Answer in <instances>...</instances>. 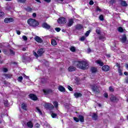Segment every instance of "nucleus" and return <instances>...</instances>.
Instances as JSON below:
<instances>
[{"label": "nucleus", "instance_id": "64", "mask_svg": "<svg viewBox=\"0 0 128 128\" xmlns=\"http://www.w3.org/2000/svg\"><path fill=\"white\" fill-rule=\"evenodd\" d=\"M125 82H126V84H128V76L126 79Z\"/></svg>", "mask_w": 128, "mask_h": 128}, {"label": "nucleus", "instance_id": "32", "mask_svg": "<svg viewBox=\"0 0 128 128\" xmlns=\"http://www.w3.org/2000/svg\"><path fill=\"white\" fill-rule=\"evenodd\" d=\"M51 44H52V46H54L58 45V44L56 43V40H54V39L52 40Z\"/></svg>", "mask_w": 128, "mask_h": 128}, {"label": "nucleus", "instance_id": "30", "mask_svg": "<svg viewBox=\"0 0 128 128\" xmlns=\"http://www.w3.org/2000/svg\"><path fill=\"white\" fill-rule=\"evenodd\" d=\"M4 104L6 108H8L10 105V104H8V100H4Z\"/></svg>", "mask_w": 128, "mask_h": 128}, {"label": "nucleus", "instance_id": "7", "mask_svg": "<svg viewBox=\"0 0 128 128\" xmlns=\"http://www.w3.org/2000/svg\"><path fill=\"white\" fill-rule=\"evenodd\" d=\"M46 50L44 48H40L38 49L37 54H38L39 56H42L44 54Z\"/></svg>", "mask_w": 128, "mask_h": 128}, {"label": "nucleus", "instance_id": "9", "mask_svg": "<svg viewBox=\"0 0 128 128\" xmlns=\"http://www.w3.org/2000/svg\"><path fill=\"white\" fill-rule=\"evenodd\" d=\"M102 70L103 72H109L110 70V67L108 65H104L102 66Z\"/></svg>", "mask_w": 128, "mask_h": 128}, {"label": "nucleus", "instance_id": "38", "mask_svg": "<svg viewBox=\"0 0 128 128\" xmlns=\"http://www.w3.org/2000/svg\"><path fill=\"white\" fill-rule=\"evenodd\" d=\"M22 80H24V78L22 76H20L18 77L17 80L19 82H22Z\"/></svg>", "mask_w": 128, "mask_h": 128}, {"label": "nucleus", "instance_id": "47", "mask_svg": "<svg viewBox=\"0 0 128 128\" xmlns=\"http://www.w3.org/2000/svg\"><path fill=\"white\" fill-rule=\"evenodd\" d=\"M116 66L118 68V70H120V64H118V62L116 63Z\"/></svg>", "mask_w": 128, "mask_h": 128}, {"label": "nucleus", "instance_id": "31", "mask_svg": "<svg viewBox=\"0 0 128 128\" xmlns=\"http://www.w3.org/2000/svg\"><path fill=\"white\" fill-rule=\"evenodd\" d=\"M41 82L42 84H46L48 82V80L46 78H42L41 80Z\"/></svg>", "mask_w": 128, "mask_h": 128}, {"label": "nucleus", "instance_id": "53", "mask_svg": "<svg viewBox=\"0 0 128 128\" xmlns=\"http://www.w3.org/2000/svg\"><path fill=\"white\" fill-rule=\"evenodd\" d=\"M109 90L112 92H114V88H112V86L109 87Z\"/></svg>", "mask_w": 128, "mask_h": 128}, {"label": "nucleus", "instance_id": "46", "mask_svg": "<svg viewBox=\"0 0 128 128\" xmlns=\"http://www.w3.org/2000/svg\"><path fill=\"white\" fill-rule=\"evenodd\" d=\"M73 118L76 122H80V119L76 117H74Z\"/></svg>", "mask_w": 128, "mask_h": 128}, {"label": "nucleus", "instance_id": "48", "mask_svg": "<svg viewBox=\"0 0 128 128\" xmlns=\"http://www.w3.org/2000/svg\"><path fill=\"white\" fill-rule=\"evenodd\" d=\"M86 40V37L84 36H82L80 38V40L81 42H84Z\"/></svg>", "mask_w": 128, "mask_h": 128}, {"label": "nucleus", "instance_id": "63", "mask_svg": "<svg viewBox=\"0 0 128 128\" xmlns=\"http://www.w3.org/2000/svg\"><path fill=\"white\" fill-rule=\"evenodd\" d=\"M44 2H46L50 3V2H52V0H44Z\"/></svg>", "mask_w": 128, "mask_h": 128}, {"label": "nucleus", "instance_id": "10", "mask_svg": "<svg viewBox=\"0 0 128 128\" xmlns=\"http://www.w3.org/2000/svg\"><path fill=\"white\" fill-rule=\"evenodd\" d=\"M34 40H36V42H38L39 44H42V42H44L42 39V38L38 36H36L34 38Z\"/></svg>", "mask_w": 128, "mask_h": 128}, {"label": "nucleus", "instance_id": "6", "mask_svg": "<svg viewBox=\"0 0 128 128\" xmlns=\"http://www.w3.org/2000/svg\"><path fill=\"white\" fill-rule=\"evenodd\" d=\"M91 88L92 92H98V94H100V90L98 89V86L94 84L91 86Z\"/></svg>", "mask_w": 128, "mask_h": 128}, {"label": "nucleus", "instance_id": "29", "mask_svg": "<svg viewBox=\"0 0 128 128\" xmlns=\"http://www.w3.org/2000/svg\"><path fill=\"white\" fill-rule=\"evenodd\" d=\"M52 104L56 108H58V101H54L52 102Z\"/></svg>", "mask_w": 128, "mask_h": 128}, {"label": "nucleus", "instance_id": "35", "mask_svg": "<svg viewBox=\"0 0 128 128\" xmlns=\"http://www.w3.org/2000/svg\"><path fill=\"white\" fill-rule=\"evenodd\" d=\"M98 40H106V38L105 36L101 35L98 36Z\"/></svg>", "mask_w": 128, "mask_h": 128}, {"label": "nucleus", "instance_id": "20", "mask_svg": "<svg viewBox=\"0 0 128 128\" xmlns=\"http://www.w3.org/2000/svg\"><path fill=\"white\" fill-rule=\"evenodd\" d=\"M68 72H76V68L74 67V66H70L68 68Z\"/></svg>", "mask_w": 128, "mask_h": 128}, {"label": "nucleus", "instance_id": "21", "mask_svg": "<svg viewBox=\"0 0 128 128\" xmlns=\"http://www.w3.org/2000/svg\"><path fill=\"white\" fill-rule=\"evenodd\" d=\"M84 28V26H82L81 24H78L76 26L75 28L76 30H82Z\"/></svg>", "mask_w": 128, "mask_h": 128}, {"label": "nucleus", "instance_id": "40", "mask_svg": "<svg viewBox=\"0 0 128 128\" xmlns=\"http://www.w3.org/2000/svg\"><path fill=\"white\" fill-rule=\"evenodd\" d=\"M33 54L34 56H36V58H38V57L40 56L38 54V53H36V52H34V51H33Z\"/></svg>", "mask_w": 128, "mask_h": 128}, {"label": "nucleus", "instance_id": "41", "mask_svg": "<svg viewBox=\"0 0 128 128\" xmlns=\"http://www.w3.org/2000/svg\"><path fill=\"white\" fill-rule=\"evenodd\" d=\"M118 73L119 76H123L124 74H122V69H118Z\"/></svg>", "mask_w": 128, "mask_h": 128}, {"label": "nucleus", "instance_id": "24", "mask_svg": "<svg viewBox=\"0 0 128 128\" xmlns=\"http://www.w3.org/2000/svg\"><path fill=\"white\" fill-rule=\"evenodd\" d=\"M126 34H124V36H122V42L123 44H124V42H126Z\"/></svg>", "mask_w": 128, "mask_h": 128}, {"label": "nucleus", "instance_id": "42", "mask_svg": "<svg viewBox=\"0 0 128 128\" xmlns=\"http://www.w3.org/2000/svg\"><path fill=\"white\" fill-rule=\"evenodd\" d=\"M118 32H124V28L120 26L118 28Z\"/></svg>", "mask_w": 128, "mask_h": 128}, {"label": "nucleus", "instance_id": "1", "mask_svg": "<svg viewBox=\"0 0 128 128\" xmlns=\"http://www.w3.org/2000/svg\"><path fill=\"white\" fill-rule=\"evenodd\" d=\"M73 64L75 66L76 68L80 70H88V68H90L88 62L84 60L74 61Z\"/></svg>", "mask_w": 128, "mask_h": 128}, {"label": "nucleus", "instance_id": "34", "mask_svg": "<svg viewBox=\"0 0 128 128\" xmlns=\"http://www.w3.org/2000/svg\"><path fill=\"white\" fill-rule=\"evenodd\" d=\"M96 32L97 34H100V33L102 32L100 31V28H98L96 30Z\"/></svg>", "mask_w": 128, "mask_h": 128}, {"label": "nucleus", "instance_id": "39", "mask_svg": "<svg viewBox=\"0 0 128 128\" xmlns=\"http://www.w3.org/2000/svg\"><path fill=\"white\" fill-rule=\"evenodd\" d=\"M51 116L52 118H56L58 116V114L56 113L52 112L51 114Z\"/></svg>", "mask_w": 128, "mask_h": 128}, {"label": "nucleus", "instance_id": "54", "mask_svg": "<svg viewBox=\"0 0 128 128\" xmlns=\"http://www.w3.org/2000/svg\"><path fill=\"white\" fill-rule=\"evenodd\" d=\"M18 2H21L22 4H24L26 2V0H18Z\"/></svg>", "mask_w": 128, "mask_h": 128}, {"label": "nucleus", "instance_id": "27", "mask_svg": "<svg viewBox=\"0 0 128 128\" xmlns=\"http://www.w3.org/2000/svg\"><path fill=\"white\" fill-rule=\"evenodd\" d=\"M96 64H99V66H104V62H102V60H98L96 61Z\"/></svg>", "mask_w": 128, "mask_h": 128}, {"label": "nucleus", "instance_id": "43", "mask_svg": "<svg viewBox=\"0 0 128 128\" xmlns=\"http://www.w3.org/2000/svg\"><path fill=\"white\" fill-rule=\"evenodd\" d=\"M90 30L86 31V32L85 33L86 36H90Z\"/></svg>", "mask_w": 128, "mask_h": 128}, {"label": "nucleus", "instance_id": "4", "mask_svg": "<svg viewBox=\"0 0 128 128\" xmlns=\"http://www.w3.org/2000/svg\"><path fill=\"white\" fill-rule=\"evenodd\" d=\"M74 19L70 18L68 20V22L66 24V28H70L74 24Z\"/></svg>", "mask_w": 128, "mask_h": 128}, {"label": "nucleus", "instance_id": "5", "mask_svg": "<svg viewBox=\"0 0 128 128\" xmlns=\"http://www.w3.org/2000/svg\"><path fill=\"white\" fill-rule=\"evenodd\" d=\"M58 22L60 24H66V18H64V17H61L58 20Z\"/></svg>", "mask_w": 128, "mask_h": 128}, {"label": "nucleus", "instance_id": "52", "mask_svg": "<svg viewBox=\"0 0 128 128\" xmlns=\"http://www.w3.org/2000/svg\"><path fill=\"white\" fill-rule=\"evenodd\" d=\"M96 12H102V9H100V7H98V6L96 7Z\"/></svg>", "mask_w": 128, "mask_h": 128}, {"label": "nucleus", "instance_id": "33", "mask_svg": "<svg viewBox=\"0 0 128 128\" xmlns=\"http://www.w3.org/2000/svg\"><path fill=\"white\" fill-rule=\"evenodd\" d=\"M36 112H38L40 116L42 115V112L40 110V109L38 108V107H36Z\"/></svg>", "mask_w": 128, "mask_h": 128}, {"label": "nucleus", "instance_id": "18", "mask_svg": "<svg viewBox=\"0 0 128 128\" xmlns=\"http://www.w3.org/2000/svg\"><path fill=\"white\" fill-rule=\"evenodd\" d=\"M120 6H124L125 8H126L128 6V3H126V2L124 0H120Z\"/></svg>", "mask_w": 128, "mask_h": 128}, {"label": "nucleus", "instance_id": "22", "mask_svg": "<svg viewBox=\"0 0 128 128\" xmlns=\"http://www.w3.org/2000/svg\"><path fill=\"white\" fill-rule=\"evenodd\" d=\"M90 72L92 74H96L98 72V68L96 67H91Z\"/></svg>", "mask_w": 128, "mask_h": 128}, {"label": "nucleus", "instance_id": "13", "mask_svg": "<svg viewBox=\"0 0 128 128\" xmlns=\"http://www.w3.org/2000/svg\"><path fill=\"white\" fill-rule=\"evenodd\" d=\"M22 62H28V60H30V56L24 55L22 56Z\"/></svg>", "mask_w": 128, "mask_h": 128}, {"label": "nucleus", "instance_id": "8", "mask_svg": "<svg viewBox=\"0 0 128 128\" xmlns=\"http://www.w3.org/2000/svg\"><path fill=\"white\" fill-rule=\"evenodd\" d=\"M42 92L46 95L50 94H52L53 92L52 90L50 88L43 89Z\"/></svg>", "mask_w": 128, "mask_h": 128}, {"label": "nucleus", "instance_id": "36", "mask_svg": "<svg viewBox=\"0 0 128 128\" xmlns=\"http://www.w3.org/2000/svg\"><path fill=\"white\" fill-rule=\"evenodd\" d=\"M70 52H76V47H74V46H72L70 48Z\"/></svg>", "mask_w": 128, "mask_h": 128}, {"label": "nucleus", "instance_id": "56", "mask_svg": "<svg viewBox=\"0 0 128 128\" xmlns=\"http://www.w3.org/2000/svg\"><path fill=\"white\" fill-rule=\"evenodd\" d=\"M3 72H8V68H3Z\"/></svg>", "mask_w": 128, "mask_h": 128}, {"label": "nucleus", "instance_id": "14", "mask_svg": "<svg viewBox=\"0 0 128 128\" xmlns=\"http://www.w3.org/2000/svg\"><path fill=\"white\" fill-rule=\"evenodd\" d=\"M42 26L43 28H46V30H50V26L46 22L42 23Z\"/></svg>", "mask_w": 128, "mask_h": 128}, {"label": "nucleus", "instance_id": "16", "mask_svg": "<svg viewBox=\"0 0 128 128\" xmlns=\"http://www.w3.org/2000/svg\"><path fill=\"white\" fill-rule=\"evenodd\" d=\"M14 22V18H6L4 20L5 24H10V22Z\"/></svg>", "mask_w": 128, "mask_h": 128}, {"label": "nucleus", "instance_id": "58", "mask_svg": "<svg viewBox=\"0 0 128 128\" xmlns=\"http://www.w3.org/2000/svg\"><path fill=\"white\" fill-rule=\"evenodd\" d=\"M23 76L24 78H26V80H28V78H30V77H28V76H26V74H23Z\"/></svg>", "mask_w": 128, "mask_h": 128}, {"label": "nucleus", "instance_id": "44", "mask_svg": "<svg viewBox=\"0 0 128 128\" xmlns=\"http://www.w3.org/2000/svg\"><path fill=\"white\" fill-rule=\"evenodd\" d=\"M109 4L112 6L114 4H116V0H111L109 1Z\"/></svg>", "mask_w": 128, "mask_h": 128}, {"label": "nucleus", "instance_id": "57", "mask_svg": "<svg viewBox=\"0 0 128 128\" xmlns=\"http://www.w3.org/2000/svg\"><path fill=\"white\" fill-rule=\"evenodd\" d=\"M94 4V2L92 0H90L89 2V4H90V6H92Z\"/></svg>", "mask_w": 128, "mask_h": 128}, {"label": "nucleus", "instance_id": "26", "mask_svg": "<svg viewBox=\"0 0 128 128\" xmlns=\"http://www.w3.org/2000/svg\"><path fill=\"white\" fill-rule=\"evenodd\" d=\"M98 114H96V113H93V115L92 116V118H93L94 120H98Z\"/></svg>", "mask_w": 128, "mask_h": 128}, {"label": "nucleus", "instance_id": "23", "mask_svg": "<svg viewBox=\"0 0 128 128\" xmlns=\"http://www.w3.org/2000/svg\"><path fill=\"white\" fill-rule=\"evenodd\" d=\"M27 126L28 128H34V124H32V121H29L26 123Z\"/></svg>", "mask_w": 128, "mask_h": 128}, {"label": "nucleus", "instance_id": "19", "mask_svg": "<svg viewBox=\"0 0 128 128\" xmlns=\"http://www.w3.org/2000/svg\"><path fill=\"white\" fill-rule=\"evenodd\" d=\"M74 96H75L76 98H82V93L76 92L74 93Z\"/></svg>", "mask_w": 128, "mask_h": 128}, {"label": "nucleus", "instance_id": "17", "mask_svg": "<svg viewBox=\"0 0 128 128\" xmlns=\"http://www.w3.org/2000/svg\"><path fill=\"white\" fill-rule=\"evenodd\" d=\"M58 90H60V92H66V88H64V87L62 85H60L58 86Z\"/></svg>", "mask_w": 128, "mask_h": 128}, {"label": "nucleus", "instance_id": "25", "mask_svg": "<svg viewBox=\"0 0 128 128\" xmlns=\"http://www.w3.org/2000/svg\"><path fill=\"white\" fill-rule=\"evenodd\" d=\"M78 118H79V120L81 122H84V117L82 115H79L78 116Z\"/></svg>", "mask_w": 128, "mask_h": 128}, {"label": "nucleus", "instance_id": "62", "mask_svg": "<svg viewBox=\"0 0 128 128\" xmlns=\"http://www.w3.org/2000/svg\"><path fill=\"white\" fill-rule=\"evenodd\" d=\"M16 32L17 34H18V36H20V31L18 30H16Z\"/></svg>", "mask_w": 128, "mask_h": 128}, {"label": "nucleus", "instance_id": "15", "mask_svg": "<svg viewBox=\"0 0 128 128\" xmlns=\"http://www.w3.org/2000/svg\"><path fill=\"white\" fill-rule=\"evenodd\" d=\"M21 108L24 110H28V104L22 102L21 104Z\"/></svg>", "mask_w": 128, "mask_h": 128}, {"label": "nucleus", "instance_id": "3", "mask_svg": "<svg viewBox=\"0 0 128 128\" xmlns=\"http://www.w3.org/2000/svg\"><path fill=\"white\" fill-rule=\"evenodd\" d=\"M44 108H46V110H52L54 108V105L50 103H46L44 104Z\"/></svg>", "mask_w": 128, "mask_h": 128}, {"label": "nucleus", "instance_id": "55", "mask_svg": "<svg viewBox=\"0 0 128 128\" xmlns=\"http://www.w3.org/2000/svg\"><path fill=\"white\" fill-rule=\"evenodd\" d=\"M22 38H23L24 40H25V41L28 40V37H26V36H23Z\"/></svg>", "mask_w": 128, "mask_h": 128}, {"label": "nucleus", "instance_id": "45", "mask_svg": "<svg viewBox=\"0 0 128 128\" xmlns=\"http://www.w3.org/2000/svg\"><path fill=\"white\" fill-rule=\"evenodd\" d=\"M10 52L11 54H14V56L16 54V52H14V51L12 49H10Z\"/></svg>", "mask_w": 128, "mask_h": 128}, {"label": "nucleus", "instance_id": "37", "mask_svg": "<svg viewBox=\"0 0 128 128\" xmlns=\"http://www.w3.org/2000/svg\"><path fill=\"white\" fill-rule=\"evenodd\" d=\"M4 76H6L7 78H12V74H5Z\"/></svg>", "mask_w": 128, "mask_h": 128}, {"label": "nucleus", "instance_id": "49", "mask_svg": "<svg viewBox=\"0 0 128 128\" xmlns=\"http://www.w3.org/2000/svg\"><path fill=\"white\" fill-rule=\"evenodd\" d=\"M35 128H40V124H38V123H36L35 126H34Z\"/></svg>", "mask_w": 128, "mask_h": 128}, {"label": "nucleus", "instance_id": "60", "mask_svg": "<svg viewBox=\"0 0 128 128\" xmlns=\"http://www.w3.org/2000/svg\"><path fill=\"white\" fill-rule=\"evenodd\" d=\"M0 16H4V12H0Z\"/></svg>", "mask_w": 128, "mask_h": 128}, {"label": "nucleus", "instance_id": "61", "mask_svg": "<svg viewBox=\"0 0 128 128\" xmlns=\"http://www.w3.org/2000/svg\"><path fill=\"white\" fill-rule=\"evenodd\" d=\"M104 96L106 98H108V93L104 94Z\"/></svg>", "mask_w": 128, "mask_h": 128}, {"label": "nucleus", "instance_id": "28", "mask_svg": "<svg viewBox=\"0 0 128 128\" xmlns=\"http://www.w3.org/2000/svg\"><path fill=\"white\" fill-rule=\"evenodd\" d=\"M24 10L28 12H32V8L30 6H28L27 8H24Z\"/></svg>", "mask_w": 128, "mask_h": 128}, {"label": "nucleus", "instance_id": "50", "mask_svg": "<svg viewBox=\"0 0 128 128\" xmlns=\"http://www.w3.org/2000/svg\"><path fill=\"white\" fill-rule=\"evenodd\" d=\"M68 90H69L70 91V92H72V90H74L72 89V88L70 86H68Z\"/></svg>", "mask_w": 128, "mask_h": 128}, {"label": "nucleus", "instance_id": "59", "mask_svg": "<svg viewBox=\"0 0 128 128\" xmlns=\"http://www.w3.org/2000/svg\"><path fill=\"white\" fill-rule=\"evenodd\" d=\"M99 20L102 22L104 20V16H99Z\"/></svg>", "mask_w": 128, "mask_h": 128}, {"label": "nucleus", "instance_id": "12", "mask_svg": "<svg viewBox=\"0 0 128 128\" xmlns=\"http://www.w3.org/2000/svg\"><path fill=\"white\" fill-rule=\"evenodd\" d=\"M28 96L30 100H38V97L34 94H30Z\"/></svg>", "mask_w": 128, "mask_h": 128}, {"label": "nucleus", "instance_id": "51", "mask_svg": "<svg viewBox=\"0 0 128 128\" xmlns=\"http://www.w3.org/2000/svg\"><path fill=\"white\" fill-rule=\"evenodd\" d=\"M55 30L57 32H60V28H55Z\"/></svg>", "mask_w": 128, "mask_h": 128}, {"label": "nucleus", "instance_id": "11", "mask_svg": "<svg viewBox=\"0 0 128 128\" xmlns=\"http://www.w3.org/2000/svg\"><path fill=\"white\" fill-rule=\"evenodd\" d=\"M110 100L112 102H118V99L116 96L114 95H112L110 98Z\"/></svg>", "mask_w": 128, "mask_h": 128}, {"label": "nucleus", "instance_id": "2", "mask_svg": "<svg viewBox=\"0 0 128 128\" xmlns=\"http://www.w3.org/2000/svg\"><path fill=\"white\" fill-rule=\"evenodd\" d=\"M27 22L30 26H32V28H36V26H40V22L36 20V19L33 18H29Z\"/></svg>", "mask_w": 128, "mask_h": 128}]
</instances>
